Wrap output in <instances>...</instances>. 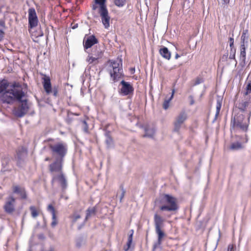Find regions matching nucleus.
Here are the masks:
<instances>
[{
    "label": "nucleus",
    "instance_id": "obj_1",
    "mask_svg": "<svg viewBox=\"0 0 251 251\" xmlns=\"http://www.w3.org/2000/svg\"><path fill=\"white\" fill-rule=\"evenodd\" d=\"M25 95L26 93L20 82L14 81L9 85L7 80H0V101L7 104H12L16 101L20 103L13 109V114L16 117H23L29 110L27 100H23Z\"/></svg>",
    "mask_w": 251,
    "mask_h": 251
},
{
    "label": "nucleus",
    "instance_id": "obj_2",
    "mask_svg": "<svg viewBox=\"0 0 251 251\" xmlns=\"http://www.w3.org/2000/svg\"><path fill=\"white\" fill-rule=\"evenodd\" d=\"M250 124V118L239 112L233 113L230 123V130L231 133L235 134L238 137L237 134L240 132H248Z\"/></svg>",
    "mask_w": 251,
    "mask_h": 251
},
{
    "label": "nucleus",
    "instance_id": "obj_3",
    "mask_svg": "<svg viewBox=\"0 0 251 251\" xmlns=\"http://www.w3.org/2000/svg\"><path fill=\"white\" fill-rule=\"evenodd\" d=\"M107 71L114 82L124 76L123 63L121 59H109L106 62Z\"/></svg>",
    "mask_w": 251,
    "mask_h": 251
},
{
    "label": "nucleus",
    "instance_id": "obj_4",
    "mask_svg": "<svg viewBox=\"0 0 251 251\" xmlns=\"http://www.w3.org/2000/svg\"><path fill=\"white\" fill-rule=\"evenodd\" d=\"M48 147L52 156L57 157L56 159L63 160L68 152V146L63 142L49 143Z\"/></svg>",
    "mask_w": 251,
    "mask_h": 251
},
{
    "label": "nucleus",
    "instance_id": "obj_5",
    "mask_svg": "<svg viewBox=\"0 0 251 251\" xmlns=\"http://www.w3.org/2000/svg\"><path fill=\"white\" fill-rule=\"evenodd\" d=\"M160 203H164L159 207V209L162 211H176L179 208L176 198L169 194L162 195Z\"/></svg>",
    "mask_w": 251,
    "mask_h": 251
},
{
    "label": "nucleus",
    "instance_id": "obj_6",
    "mask_svg": "<svg viewBox=\"0 0 251 251\" xmlns=\"http://www.w3.org/2000/svg\"><path fill=\"white\" fill-rule=\"evenodd\" d=\"M155 232L158 235V242L160 243L162 238L165 236V233L161 230L164 226L165 220L160 215L155 213L153 217Z\"/></svg>",
    "mask_w": 251,
    "mask_h": 251
},
{
    "label": "nucleus",
    "instance_id": "obj_7",
    "mask_svg": "<svg viewBox=\"0 0 251 251\" xmlns=\"http://www.w3.org/2000/svg\"><path fill=\"white\" fill-rule=\"evenodd\" d=\"M234 112H239L245 115L249 118L251 117V99L248 100H242L233 110Z\"/></svg>",
    "mask_w": 251,
    "mask_h": 251
},
{
    "label": "nucleus",
    "instance_id": "obj_8",
    "mask_svg": "<svg viewBox=\"0 0 251 251\" xmlns=\"http://www.w3.org/2000/svg\"><path fill=\"white\" fill-rule=\"evenodd\" d=\"M42 79L43 80V85L46 93L48 95L52 93L54 97H57L58 94L59 87L58 86H54L51 88L50 79L48 76L44 75Z\"/></svg>",
    "mask_w": 251,
    "mask_h": 251
},
{
    "label": "nucleus",
    "instance_id": "obj_9",
    "mask_svg": "<svg viewBox=\"0 0 251 251\" xmlns=\"http://www.w3.org/2000/svg\"><path fill=\"white\" fill-rule=\"evenodd\" d=\"M188 119V115L185 110H182L176 117L173 123L174 131L179 132L185 122Z\"/></svg>",
    "mask_w": 251,
    "mask_h": 251
},
{
    "label": "nucleus",
    "instance_id": "obj_10",
    "mask_svg": "<svg viewBox=\"0 0 251 251\" xmlns=\"http://www.w3.org/2000/svg\"><path fill=\"white\" fill-rule=\"evenodd\" d=\"M27 154V150L24 146H20L16 150L15 158L17 160V166L21 167L22 161Z\"/></svg>",
    "mask_w": 251,
    "mask_h": 251
},
{
    "label": "nucleus",
    "instance_id": "obj_11",
    "mask_svg": "<svg viewBox=\"0 0 251 251\" xmlns=\"http://www.w3.org/2000/svg\"><path fill=\"white\" fill-rule=\"evenodd\" d=\"M55 182H58L62 189H65L67 188V180L63 172L57 174L56 175H53L51 179V184H53Z\"/></svg>",
    "mask_w": 251,
    "mask_h": 251
},
{
    "label": "nucleus",
    "instance_id": "obj_12",
    "mask_svg": "<svg viewBox=\"0 0 251 251\" xmlns=\"http://www.w3.org/2000/svg\"><path fill=\"white\" fill-rule=\"evenodd\" d=\"M63 160L56 159L55 161L49 165V170L51 173L59 174L63 172Z\"/></svg>",
    "mask_w": 251,
    "mask_h": 251
},
{
    "label": "nucleus",
    "instance_id": "obj_13",
    "mask_svg": "<svg viewBox=\"0 0 251 251\" xmlns=\"http://www.w3.org/2000/svg\"><path fill=\"white\" fill-rule=\"evenodd\" d=\"M120 83L122 85V87L120 90V94L123 96L133 94L134 88L129 82L122 80Z\"/></svg>",
    "mask_w": 251,
    "mask_h": 251
},
{
    "label": "nucleus",
    "instance_id": "obj_14",
    "mask_svg": "<svg viewBox=\"0 0 251 251\" xmlns=\"http://www.w3.org/2000/svg\"><path fill=\"white\" fill-rule=\"evenodd\" d=\"M15 199L10 196L7 198L5 203L3 206L5 212L8 214L13 213L15 210Z\"/></svg>",
    "mask_w": 251,
    "mask_h": 251
},
{
    "label": "nucleus",
    "instance_id": "obj_15",
    "mask_svg": "<svg viewBox=\"0 0 251 251\" xmlns=\"http://www.w3.org/2000/svg\"><path fill=\"white\" fill-rule=\"evenodd\" d=\"M28 23L29 27L33 28L37 25L38 18L35 10L34 8H31L28 9Z\"/></svg>",
    "mask_w": 251,
    "mask_h": 251
},
{
    "label": "nucleus",
    "instance_id": "obj_16",
    "mask_svg": "<svg viewBox=\"0 0 251 251\" xmlns=\"http://www.w3.org/2000/svg\"><path fill=\"white\" fill-rule=\"evenodd\" d=\"M99 13L104 27L106 29L108 28L110 26V17L107 9L99 10Z\"/></svg>",
    "mask_w": 251,
    "mask_h": 251
},
{
    "label": "nucleus",
    "instance_id": "obj_17",
    "mask_svg": "<svg viewBox=\"0 0 251 251\" xmlns=\"http://www.w3.org/2000/svg\"><path fill=\"white\" fill-rule=\"evenodd\" d=\"M98 43V40L94 35H92L88 37L85 36L83 42L84 48L85 49H89Z\"/></svg>",
    "mask_w": 251,
    "mask_h": 251
},
{
    "label": "nucleus",
    "instance_id": "obj_18",
    "mask_svg": "<svg viewBox=\"0 0 251 251\" xmlns=\"http://www.w3.org/2000/svg\"><path fill=\"white\" fill-rule=\"evenodd\" d=\"M12 190L14 193L19 194L22 199H26L27 195L24 187H21L19 185H14L12 187Z\"/></svg>",
    "mask_w": 251,
    "mask_h": 251
},
{
    "label": "nucleus",
    "instance_id": "obj_19",
    "mask_svg": "<svg viewBox=\"0 0 251 251\" xmlns=\"http://www.w3.org/2000/svg\"><path fill=\"white\" fill-rule=\"evenodd\" d=\"M47 210L48 211L50 212L52 215V222L50 225L52 227H54L58 223L57 217L56 216V210L53 206L50 204L48 205Z\"/></svg>",
    "mask_w": 251,
    "mask_h": 251
},
{
    "label": "nucleus",
    "instance_id": "obj_20",
    "mask_svg": "<svg viewBox=\"0 0 251 251\" xmlns=\"http://www.w3.org/2000/svg\"><path fill=\"white\" fill-rule=\"evenodd\" d=\"M243 36L242 35L241 37L242 41L240 46V59L242 60L243 62H245L246 55V47L245 45V38H243Z\"/></svg>",
    "mask_w": 251,
    "mask_h": 251
},
{
    "label": "nucleus",
    "instance_id": "obj_21",
    "mask_svg": "<svg viewBox=\"0 0 251 251\" xmlns=\"http://www.w3.org/2000/svg\"><path fill=\"white\" fill-rule=\"evenodd\" d=\"M95 3L92 6V9L93 10H96L98 8L97 4L100 5V8L99 10H101L107 9L106 5L105 4L106 0H95Z\"/></svg>",
    "mask_w": 251,
    "mask_h": 251
},
{
    "label": "nucleus",
    "instance_id": "obj_22",
    "mask_svg": "<svg viewBox=\"0 0 251 251\" xmlns=\"http://www.w3.org/2000/svg\"><path fill=\"white\" fill-rule=\"evenodd\" d=\"M160 54L164 58L170 60L171 57V53L165 47H162L159 50Z\"/></svg>",
    "mask_w": 251,
    "mask_h": 251
},
{
    "label": "nucleus",
    "instance_id": "obj_23",
    "mask_svg": "<svg viewBox=\"0 0 251 251\" xmlns=\"http://www.w3.org/2000/svg\"><path fill=\"white\" fill-rule=\"evenodd\" d=\"M31 215L32 218H35L39 216L40 212V208L34 206H31L29 207Z\"/></svg>",
    "mask_w": 251,
    "mask_h": 251
},
{
    "label": "nucleus",
    "instance_id": "obj_24",
    "mask_svg": "<svg viewBox=\"0 0 251 251\" xmlns=\"http://www.w3.org/2000/svg\"><path fill=\"white\" fill-rule=\"evenodd\" d=\"M175 92V91L174 89H173L172 90V95H171V97L168 99L165 100H164V101L163 102V108L164 109L166 110V109H167L169 108V103H170V101H171V100L173 99V98L174 97V95Z\"/></svg>",
    "mask_w": 251,
    "mask_h": 251
},
{
    "label": "nucleus",
    "instance_id": "obj_25",
    "mask_svg": "<svg viewBox=\"0 0 251 251\" xmlns=\"http://www.w3.org/2000/svg\"><path fill=\"white\" fill-rule=\"evenodd\" d=\"M145 134L143 135V137H152L154 133V129L152 128L151 129H149V127L148 126H144V127Z\"/></svg>",
    "mask_w": 251,
    "mask_h": 251
},
{
    "label": "nucleus",
    "instance_id": "obj_26",
    "mask_svg": "<svg viewBox=\"0 0 251 251\" xmlns=\"http://www.w3.org/2000/svg\"><path fill=\"white\" fill-rule=\"evenodd\" d=\"M105 136L106 137L105 140V143L106 144L108 148L111 147L113 144V140L110 135V131H107L105 133Z\"/></svg>",
    "mask_w": 251,
    "mask_h": 251
},
{
    "label": "nucleus",
    "instance_id": "obj_27",
    "mask_svg": "<svg viewBox=\"0 0 251 251\" xmlns=\"http://www.w3.org/2000/svg\"><path fill=\"white\" fill-rule=\"evenodd\" d=\"M101 55L100 53H98L95 57L93 56L89 55L88 58L87 59V61L90 64H92L93 63H98V59L100 57Z\"/></svg>",
    "mask_w": 251,
    "mask_h": 251
},
{
    "label": "nucleus",
    "instance_id": "obj_28",
    "mask_svg": "<svg viewBox=\"0 0 251 251\" xmlns=\"http://www.w3.org/2000/svg\"><path fill=\"white\" fill-rule=\"evenodd\" d=\"M243 148L242 144L240 142H236L232 143L229 147L231 150H238Z\"/></svg>",
    "mask_w": 251,
    "mask_h": 251
},
{
    "label": "nucleus",
    "instance_id": "obj_29",
    "mask_svg": "<svg viewBox=\"0 0 251 251\" xmlns=\"http://www.w3.org/2000/svg\"><path fill=\"white\" fill-rule=\"evenodd\" d=\"M5 28V23L2 21H0V41H1L4 36V30Z\"/></svg>",
    "mask_w": 251,
    "mask_h": 251
},
{
    "label": "nucleus",
    "instance_id": "obj_30",
    "mask_svg": "<svg viewBox=\"0 0 251 251\" xmlns=\"http://www.w3.org/2000/svg\"><path fill=\"white\" fill-rule=\"evenodd\" d=\"M134 231L133 229H131L130 231V234L128 235L127 242L126 243V245L127 246L130 247L132 243L133 240V235Z\"/></svg>",
    "mask_w": 251,
    "mask_h": 251
},
{
    "label": "nucleus",
    "instance_id": "obj_31",
    "mask_svg": "<svg viewBox=\"0 0 251 251\" xmlns=\"http://www.w3.org/2000/svg\"><path fill=\"white\" fill-rule=\"evenodd\" d=\"M86 213V218H88L92 215H94L96 213V208L95 207L89 208L87 210Z\"/></svg>",
    "mask_w": 251,
    "mask_h": 251
},
{
    "label": "nucleus",
    "instance_id": "obj_32",
    "mask_svg": "<svg viewBox=\"0 0 251 251\" xmlns=\"http://www.w3.org/2000/svg\"><path fill=\"white\" fill-rule=\"evenodd\" d=\"M126 2V0H114V4L118 7L124 6Z\"/></svg>",
    "mask_w": 251,
    "mask_h": 251
},
{
    "label": "nucleus",
    "instance_id": "obj_33",
    "mask_svg": "<svg viewBox=\"0 0 251 251\" xmlns=\"http://www.w3.org/2000/svg\"><path fill=\"white\" fill-rule=\"evenodd\" d=\"M251 93V81H249L246 87V91L244 95L247 96Z\"/></svg>",
    "mask_w": 251,
    "mask_h": 251
},
{
    "label": "nucleus",
    "instance_id": "obj_34",
    "mask_svg": "<svg viewBox=\"0 0 251 251\" xmlns=\"http://www.w3.org/2000/svg\"><path fill=\"white\" fill-rule=\"evenodd\" d=\"M221 106H222L221 102L220 101L218 100L217 102V103H216V115H215L216 117H217L218 116V115L219 114Z\"/></svg>",
    "mask_w": 251,
    "mask_h": 251
},
{
    "label": "nucleus",
    "instance_id": "obj_35",
    "mask_svg": "<svg viewBox=\"0 0 251 251\" xmlns=\"http://www.w3.org/2000/svg\"><path fill=\"white\" fill-rule=\"evenodd\" d=\"M235 53H236L235 50V49H232L231 48V50H230V55H229V58L230 59H234V60H235Z\"/></svg>",
    "mask_w": 251,
    "mask_h": 251
},
{
    "label": "nucleus",
    "instance_id": "obj_36",
    "mask_svg": "<svg viewBox=\"0 0 251 251\" xmlns=\"http://www.w3.org/2000/svg\"><path fill=\"white\" fill-rule=\"evenodd\" d=\"M82 123L84 125V128H83V130L86 133H89V126H88V125L86 122V121L85 120H83L82 121Z\"/></svg>",
    "mask_w": 251,
    "mask_h": 251
},
{
    "label": "nucleus",
    "instance_id": "obj_37",
    "mask_svg": "<svg viewBox=\"0 0 251 251\" xmlns=\"http://www.w3.org/2000/svg\"><path fill=\"white\" fill-rule=\"evenodd\" d=\"M70 218L72 219V222L75 223V222L78 219L80 218V216L79 214H75L73 216H71Z\"/></svg>",
    "mask_w": 251,
    "mask_h": 251
},
{
    "label": "nucleus",
    "instance_id": "obj_38",
    "mask_svg": "<svg viewBox=\"0 0 251 251\" xmlns=\"http://www.w3.org/2000/svg\"><path fill=\"white\" fill-rule=\"evenodd\" d=\"M203 82V80L202 78H200V77H197L195 79V83H194V84L195 85H198L200 83H201V82Z\"/></svg>",
    "mask_w": 251,
    "mask_h": 251
},
{
    "label": "nucleus",
    "instance_id": "obj_39",
    "mask_svg": "<svg viewBox=\"0 0 251 251\" xmlns=\"http://www.w3.org/2000/svg\"><path fill=\"white\" fill-rule=\"evenodd\" d=\"M233 245H229L227 248V251H233Z\"/></svg>",
    "mask_w": 251,
    "mask_h": 251
},
{
    "label": "nucleus",
    "instance_id": "obj_40",
    "mask_svg": "<svg viewBox=\"0 0 251 251\" xmlns=\"http://www.w3.org/2000/svg\"><path fill=\"white\" fill-rule=\"evenodd\" d=\"M229 42H230V47L231 48L233 46L234 43V39L233 38L230 37L229 38Z\"/></svg>",
    "mask_w": 251,
    "mask_h": 251
},
{
    "label": "nucleus",
    "instance_id": "obj_41",
    "mask_svg": "<svg viewBox=\"0 0 251 251\" xmlns=\"http://www.w3.org/2000/svg\"><path fill=\"white\" fill-rule=\"evenodd\" d=\"M248 142V137L247 134L245 135V138L244 139V140L243 141V143H247Z\"/></svg>",
    "mask_w": 251,
    "mask_h": 251
},
{
    "label": "nucleus",
    "instance_id": "obj_42",
    "mask_svg": "<svg viewBox=\"0 0 251 251\" xmlns=\"http://www.w3.org/2000/svg\"><path fill=\"white\" fill-rule=\"evenodd\" d=\"M130 247H128L127 246V245L126 244V245H125L124 247V250L125 251H128V250L129 249Z\"/></svg>",
    "mask_w": 251,
    "mask_h": 251
},
{
    "label": "nucleus",
    "instance_id": "obj_43",
    "mask_svg": "<svg viewBox=\"0 0 251 251\" xmlns=\"http://www.w3.org/2000/svg\"><path fill=\"white\" fill-rule=\"evenodd\" d=\"M47 141L48 142H51V143H54V139L52 138H49L48 139Z\"/></svg>",
    "mask_w": 251,
    "mask_h": 251
},
{
    "label": "nucleus",
    "instance_id": "obj_44",
    "mask_svg": "<svg viewBox=\"0 0 251 251\" xmlns=\"http://www.w3.org/2000/svg\"><path fill=\"white\" fill-rule=\"evenodd\" d=\"M125 191L124 190L123 193H122V196H121V200H122V199L124 198V195H125Z\"/></svg>",
    "mask_w": 251,
    "mask_h": 251
},
{
    "label": "nucleus",
    "instance_id": "obj_45",
    "mask_svg": "<svg viewBox=\"0 0 251 251\" xmlns=\"http://www.w3.org/2000/svg\"><path fill=\"white\" fill-rule=\"evenodd\" d=\"M224 3L227 4L229 2V0H223Z\"/></svg>",
    "mask_w": 251,
    "mask_h": 251
},
{
    "label": "nucleus",
    "instance_id": "obj_46",
    "mask_svg": "<svg viewBox=\"0 0 251 251\" xmlns=\"http://www.w3.org/2000/svg\"><path fill=\"white\" fill-rule=\"evenodd\" d=\"M180 57V55L178 53H176L175 55V58L176 59H178Z\"/></svg>",
    "mask_w": 251,
    "mask_h": 251
},
{
    "label": "nucleus",
    "instance_id": "obj_47",
    "mask_svg": "<svg viewBox=\"0 0 251 251\" xmlns=\"http://www.w3.org/2000/svg\"><path fill=\"white\" fill-rule=\"evenodd\" d=\"M130 71H131V73L133 74L135 72V69L134 68H131L130 69Z\"/></svg>",
    "mask_w": 251,
    "mask_h": 251
},
{
    "label": "nucleus",
    "instance_id": "obj_48",
    "mask_svg": "<svg viewBox=\"0 0 251 251\" xmlns=\"http://www.w3.org/2000/svg\"><path fill=\"white\" fill-rule=\"evenodd\" d=\"M50 160V158L49 157H47L46 159H45V161H49Z\"/></svg>",
    "mask_w": 251,
    "mask_h": 251
},
{
    "label": "nucleus",
    "instance_id": "obj_49",
    "mask_svg": "<svg viewBox=\"0 0 251 251\" xmlns=\"http://www.w3.org/2000/svg\"><path fill=\"white\" fill-rule=\"evenodd\" d=\"M193 103H194V101H192L191 102V103H190V104L192 105V104H193Z\"/></svg>",
    "mask_w": 251,
    "mask_h": 251
},
{
    "label": "nucleus",
    "instance_id": "obj_50",
    "mask_svg": "<svg viewBox=\"0 0 251 251\" xmlns=\"http://www.w3.org/2000/svg\"><path fill=\"white\" fill-rule=\"evenodd\" d=\"M53 251L52 250H50V251Z\"/></svg>",
    "mask_w": 251,
    "mask_h": 251
}]
</instances>
